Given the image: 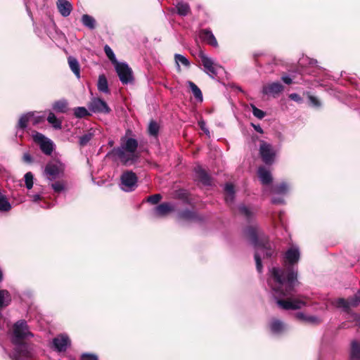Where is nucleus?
I'll use <instances>...</instances> for the list:
<instances>
[{"mask_svg": "<svg viewBox=\"0 0 360 360\" xmlns=\"http://www.w3.org/2000/svg\"><path fill=\"white\" fill-rule=\"evenodd\" d=\"M300 258V248L293 245L284 254L283 266H273L269 269L267 284L280 309L296 310L307 304L304 297L295 296V287L298 283L297 270L295 265Z\"/></svg>", "mask_w": 360, "mask_h": 360, "instance_id": "nucleus-1", "label": "nucleus"}, {"mask_svg": "<svg viewBox=\"0 0 360 360\" xmlns=\"http://www.w3.org/2000/svg\"><path fill=\"white\" fill-rule=\"evenodd\" d=\"M245 234L255 248L256 268L257 271L261 273L263 269L262 258H270L275 255V246L260 233L256 226L248 227L245 231Z\"/></svg>", "mask_w": 360, "mask_h": 360, "instance_id": "nucleus-2", "label": "nucleus"}, {"mask_svg": "<svg viewBox=\"0 0 360 360\" xmlns=\"http://www.w3.org/2000/svg\"><path fill=\"white\" fill-rule=\"evenodd\" d=\"M139 143L136 139L133 138L122 137L120 146L114 148L111 154L116 157L122 164L128 165L134 163L137 159L136 150Z\"/></svg>", "mask_w": 360, "mask_h": 360, "instance_id": "nucleus-3", "label": "nucleus"}, {"mask_svg": "<svg viewBox=\"0 0 360 360\" xmlns=\"http://www.w3.org/2000/svg\"><path fill=\"white\" fill-rule=\"evenodd\" d=\"M34 334L30 331V327L25 320L16 321L12 326L11 339L13 344L23 342V340L32 338Z\"/></svg>", "mask_w": 360, "mask_h": 360, "instance_id": "nucleus-4", "label": "nucleus"}, {"mask_svg": "<svg viewBox=\"0 0 360 360\" xmlns=\"http://www.w3.org/2000/svg\"><path fill=\"white\" fill-rule=\"evenodd\" d=\"M65 169V165L61 162L57 160L50 161L46 165L43 171V175L49 181H53L63 176Z\"/></svg>", "mask_w": 360, "mask_h": 360, "instance_id": "nucleus-5", "label": "nucleus"}, {"mask_svg": "<svg viewBox=\"0 0 360 360\" xmlns=\"http://www.w3.org/2000/svg\"><path fill=\"white\" fill-rule=\"evenodd\" d=\"M291 189V186L286 181H281L274 184L271 188V193L274 195L271 202L274 204H285L283 196L288 194Z\"/></svg>", "mask_w": 360, "mask_h": 360, "instance_id": "nucleus-6", "label": "nucleus"}, {"mask_svg": "<svg viewBox=\"0 0 360 360\" xmlns=\"http://www.w3.org/2000/svg\"><path fill=\"white\" fill-rule=\"evenodd\" d=\"M259 154L262 161L266 165H271L275 161L276 151L271 143L262 141L259 146Z\"/></svg>", "mask_w": 360, "mask_h": 360, "instance_id": "nucleus-7", "label": "nucleus"}, {"mask_svg": "<svg viewBox=\"0 0 360 360\" xmlns=\"http://www.w3.org/2000/svg\"><path fill=\"white\" fill-rule=\"evenodd\" d=\"M32 139L39 144L41 150L47 155H50L53 150V142L38 131L32 132Z\"/></svg>", "mask_w": 360, "mask_h": 360, "instance_id": "nucleus-8", "label": "nucleus"}, {"mask_svg": "<svg viewBox=\"0 0 360 360\" xmlns=\"http://www.w3.org/2000/svg\"><path fill=\"white\" fill-rule=\"evenodd\" d=\"M114 66L120 80L123 84H127L133 81L132 70L127 63L116 62Z\"/></svg>", "mask_w": 360, "mask_h": 360, "instance_id": "nucleus-9", "label": "nucleus"}, {"mask_svg": "<svg viewBox=\"0 0 360 360\" xmlns=\"http://www.w3.org/2000/svg\"><path fill=\"white\" fill-rule=\"evenodd\" d=\"M198 56L204 67V71L212 78H214L218 74V68H220L214 63L212 58L207 56L203 51L199 52Z\"/></svg>", "mask_w": 360, "mask_h": 360, "instance_id": "nucleus-10", "label": "nucleus"}, {"mask_svg": "<svg viewBox=\"0 0 360 360\" xmlns=\"http://www.w3.org/2000/svg\"><path fill=\"white\" fill-rule=\"evenodd\" d=\"M15 351L13 354V360H30L33 357L32 348L26 343L20 342L14 344Z\"/></svg>", "mask_w": 360, "mask_h": 360, "instance_id": "nucleus-11", "label": "nucleus"}, {"mask_svg": "<svg viewBox=\"0 0 360 360\" xmlns=\"http://www.w3.org/2000/svg\"><path fill=\"white\" fill-rule=\"evenodd\" d=\"M137 176L135 173L131 171L124 172L121 176V189L130 192L134 191L137 186Z\"/></svg>", "mask_w": 360, "mask_h": 360, "instance_id": "nucleus-12", "label": "nucleus"}, {"mask_svg": "<svg viewBox=\"0 0 360 360\" xmlns=\"http://www.w3.org/2000/svg\"><path fill=\"white\" fill-rule=\"evenodd\" d=\"M360 304V290H359L352 297L346 300L344 298H338L335 302V305L338 308L342 309L345 312H349L350 307H354Z\"/></svg>", "mask_w": 360, "mask_h": 360, "instance_id": "nucleus-13", "label": "nucleus"}, {"mask_svg": "<svg viewBox=\"0 0 360 360\" xmlns=\"http://www.w3.org/2000/svg\"><path fill=\"white\" fill-rule=\"evenodd\" d=\"M88 108L94 113L108 114L110 112L107 103L100 98H92L88 104Z\"/></svg>", "mask_w": 360, "mask_h": 360, "instance_id": "nucleus-14", "label": "nucleus"}, {"mask_svg": "<svg viewBox=\"0 0 360 360\" xmlns=\"http://www.w3.org/2000/svg\"><path fill=\"white\" fill-rule=\"evenodd\" d=\"M71 341L65 334H60L52 340L51 347L58 352H63L70 346Z\"/></svg>", "mask_w": 360, "mask_h": 360, "instance_id": "nucleus-15", "label": "nucleus"}, {"mask_svg": "<svg viewBox=\"0 0 360 360\" xmlns=\"http://www.w3.org/2000/svg\"><path fill=\"white\" fill-rule=\"evenodd\" d=\"M284 89L283 86L278 82L265 84L262 87V93L264 95L276 97Z\"/></svg>", "mask_w": 360, "mask_h": 360, "instance_id": "nucleus-16", "label": "nucleus"}, {"mask_svg": "<svg viewBox=\"0 0 360 360\" xmlns=\"http://www.w3.org/2000/svg\"><path fill=\"white\" fill-rule=\"evenodd\" d=\"M269 327L271 332L276 335L283 334L287 329L286 324L281 320L273 318L270 320Z\"/></svg>", "mask_w": 360, "mask_h": 360, "instance_id": "nucleus-17", "label": "nucleus"}, {"mask_svg": "<svg viewBox=\"0 0 360 360\" xmlns=\"http://www.w3.org/2000/svg\"><path fill=\"white\" fill-rule=\"evenodd\" d=\"M174 205L172 202H163L156 206L153 210V214L156 217H162L174 211Z\"/></svg>", "mask_w": 360, "mask_h": 360, "instance_id": "nucleus-18", "label": "nucleus"}, {"mask_svg": "<svg viewBox=\"0 0 360 360\" xmlns=\"http://www.w3.org/2000/svg\"><path fill=\"white\" fill-rule=\"evenodd\" d=\"M199 37L200 39L213 47L218 46V42L212 32L210 29H203L200 31Z\"/></svg>", "mask_w": 360, "mask_h": 360, "instance_id": "nucleus-19", "label": "nucleus"}, {"mask_svg": "<svg viewBox=\"0 0 360 360\" xmlns=\"http://www.w3.org/2000/svg\"><path fill=\"white\" fill-rule=\"evenodd\" d=\"M195 178L205 186L211 184V179L208 174L200 167L197 166L194 169Z\"/></svg>", "mask_w": 360, "mask_h": 360, "instance_id": "nucleus-20", "label": "nucleus"}, {"mask_svg": "<svg viewBox=\"0 0 360 360\" xmlns=\"http://www.w3.org/2000/svg\"><path fill=\"white\" fill-rule=\"evenodd\" d=\"M57 8L63 17H68L72 10V4L67 0H58L56 1Z\"/></svg>", "mask_w": 360, "mask_h": 360, "instance_id": "nucleus-21", "label": "nucleus"}, {"mask_svg": "<svg viewBox=\"0 0 360 360\" xmlns=\"http://www.w3.org/2000/svg\"><path fill=\"white\" fill-rule=\"evenodd\" d=\"M258 177L264 185L269 184L272 181L271 172L264 167H260L257 171Z\"/></svg>", "mask_w": 360, "mask_h": 360, "instance_id": "nucleus-22", "label": "nucleus"}, {"mask_svg": "<svg viewBox=\"0 0 360 360\" xmlns=\"http://www.w3.org/2000/svg\"><path fill=\"white\" fill-rule=\"evenodd\" d=\"M350 360H360V341L354 340L351 342Z\"/></svg>", "mask_w": 360, "mask_h": 360, "instance_id": "nucleus-23", "label": "nucleus"}, {"mask_svg": "<svg viewBox=\"0 0 360 360\" xmlns=\"http://www.w3.org/2000/svg\"><path fill=\"white\" fill-rule=\"evenodd\" d=\"M68 62L72 72L74 73V75L76 76L77 79H79L81 77L80 65L79 63L78 60L73 56H69L68 58Z\"/></svg>", "mask_w": 360, "mask_h": 360, "instance_id": "nucleus-24", "label": "nucleus"}, {"mask_svg": "<svg viewBox=\"0 0 360 360\" xmlns=\"http://www.w3.org/2000/svg\"><path fill=\"white\" fill-rule=\"evenodd\" d=\"M179 217L188 221H200L201 220V217H200L196 212L190 210H184L179 213Z\"/></svg>", "mask_w": 360, "mask_h": 360, "instance_id": "nucleus-25", "label": "nucleus"}, {"mask_svg": "<svg viewBox=\"0 0 360 360\" xmlns=\"http://www.w3.org/2000/svg\"><path fill=\"white\" fill-rule=\"evenodd\" d=\"M295 317L303 322L312 324H317L321 322V320L319 317L316 316H308L303 312H297L295 314Z\"/></svg>", "mask_w": 360, "mask_h": 360, "instance_id": "nucleus-26", "label": "nucleus"}, {"mask_svg": "<svg viewBox=\"0 0 360 360\" xmlns=\"http://www.w3.org/2000/svg\"><path fill=\"white\" fill-rule=\"evenodd\" d=\"M176 13L180 16H186L191 12V8L188 3L179 1L175 6Z\"/></svg>", "mask_w": 360, "mask_h": 360, "instance_id": "nucleus-27", "label": "nucleus"}, {"mask_svg": "<svg viewBox=\"0 0 360 360\" xmlns=\"http://www.w3.org/2000/svg\"><path fill=\"white\" fill-rule=\"evenodd\" d=\"M225 191V201L227 204L233 202L235 198L234 186L232 184L228 183L224 186Z\"/></svg>", "mask_w": 360, "mask_h": 360, "instance_id": "nucleus-28", "label": "nucleus"}, {"mask_svg": "<svg viewBox=\"0 0 360 360\" xmlns=\"http://www.w3.org/2000/svg\"><path fill=\"white\" fill-rule=\"evenodd\" d=\"M98 90L105 94H109L108 80L104 75H100L97 83Z\"/></svg>", "mask_w": 360, "mask_h": 360, "instance_id": "nucleus-29", "label": "nucleus"}, {"mask_svg": "<svg viewBox=\"0 0 360 360\" xmlns=\"http://www.w3.org/2000/svg\"><path fill=\"white\" fill-rule=\"evenodd\" d=\"M81 21L83 25L89 30H94L96 26V22L94 17L88 15L84 14L82 16Z\"/></svg>", "mask_w": 360, "mask_h": 360, "instance_id": "nucleus-30", "label": "nucleus"}, {"mask_svg": "<svg viewBox=\"0 0 360 360\" xmlns=\"http://www.w3.org/2000/svg\"><path fill=\"white\" fill-rule=\"evenodd\" d=\"M50 186L56 193H60L66 190V181L64 180H59L56 181H51Z\"/></svg>", "mask_w": 360, "mask_h": 360, "instance_id": "nucleus-31", "label": "nucleus"}, {"mask_svg": "<svg viewBox=\"0 0 360 360\" xmlns=\"http://www.w3.org/2000/svg\"><path fill=\"white\" fill-rule=\"evenodd\" d=\"M53 109L57 112H65L68 109V102L65 99L56 101L53 104Z\"/></svg>", "mask_w": 360, "mask_h": 360, "instance_id": "nucleus-32", "label": "nucleus"}, {"mask_svg": "<svg viewBox=\"0 0 360 360\" xmlns=\"http://www.w3.org/2000/svg\"><path fill=\"white\" fill-rule=\"evenodd\" d=\"M47 121L56 129H60L62 128V121L58 120L52 112L49 113Z\"/></svg>", "mask_w": 360, "mask_h": 360, "instance_id": "nucleus-33", "label": "nucleus"}, {"mask_svg": "<svg viewBox=\"0 0 360 360\" xmlns=\"http://www.w3.org/2000/svg\"><path fill=\"white\" fill-rule=\"evenodd\" d=\"M187 84L196 100L202 102L203 98L201 90L193 82L188 81Z\"/></svg>", "mask_w": 360, "mask_h": 360, "instance_id": "nucleus-34", "label": "nucleus"}, {"mask_svg": "<svg viewBox=\"0 0 360 360\" xmlns=\"http://www.w3.org/2000/svg\"><path fill=\"white\" fill-rule=\"evenodd\" d=\"M33 112H27L26 114L22 115L19 119L18 127L19 129H25L27 126L28 122L33 117Z\"/></svg>", "mask_w": 360, "mask_h": 360, "instance_id": "nucleus-35", "label": "nucleus"}, {"mask_svg": "<svg viewBox=\"0 0 360 360\" xmlns=\"http://www.w3.org/2000/svg\"><path fill=\"white\" fill-rule=\"evenodd\" d=\"M11 300L10 293L6 290H0V308L7 306Z\"/></svg>", "mask_w": 360, "mask_h": 360, "instance_id": "nucleus-36", "label": "nucleus"}, {"mask_svg": "<svg viewBox=\"0 0 360 360\" xmlns=\"http://www.w3.org/2000/svg\"><path fill=\"white\" fill-rule=\"evenodd\" d=\"M11 209L10 202L6 199V196L0 193V211L8 212Z\"/></svg>", "mask_w": 360, "mask_h": 360, "instance_id": "nucleus-37", "label": "nucleus"}, {"mask_svg": "<svg viewBox=\"0 0 360 360\" xmlns=\"http://www.w3.org/2000/svg\"><path fill=\"white\" fill-rule=\"evenodd\" d=\"M160 127L155 121H150L148 125V134L154 137H157L159 132Z\"/></svg>", "mask_w": 360, "mask_h": 360, "instance_id": "nucleus-38", "label": "nucleus"}, {"mask_svg": "<svg viewBox=\"0 0 360 360\" xmlns=\"http://www.w3.org/2000/svg\"><path fill=\"white\" fill-rule=\"evenodd\" d=\"M174 59H175V62L176 63L178 69L180 68V65H179L180 63L186 67H189V65H190L189 60L183 55L176 53L174 55Z\"/></svg>", "mask_w": 360, "mask_h": 360, "instance_id": "nucleus-39", "label": "nucleus"}, {"mask_svg": "<svg viewBox=\"0 0 360 360\" xmlns=\"http://www.w3.org/2000/svg\"><path fill=\"white\" fill-rule=\"evenodd\" d=\"M94 136V133L89 131L79 137V143L81 146H85Z\"/></svg>", "mask_w": 360, "mask_h": 360, "instance_id": "nucleus-40", "label": "nucleus"}, {"mask_svg": "<svg viewBox=\"0 0 360 360\" xmlns=\"http://www.w3.org/2000/svg\"><path fill=\"white\" fill-rule=\"evenodd\" d=\"M104 51L107 57L109 58V60L112 62L113 65L116 64V62H118L116 59L113 51L108 45H105L104 46Z\"/></svg>", "mask_w": 360, "mask_h": 360, "instance_id": "nucleus-41", "label": "nucleus"}, {"mask_svg": "<svg viewBox=\"0 0 360 360\" xmlns=\"http://www.w3.org/2000/svg\"><path fill=\"white\" fill-rule=\"evenodd\" d=\"M74 115L76 117L82 118L84 117L86 115H89V113L88 110L84 107H77L74 108Z\"/></svg>", "mask_w": 360, "mask_h": 360, "instance_id": "nucleus-42", "label": "nucleus"}, {"mask_svg": "<svg viewBox=\"0 0 360 360\" xmlns=\"http://www.w3.org/2000/svg\"><path fill=\"white\" fill-rule=\"evenodd\" d=\"M25 186L28 190H30L33 187L34 184V176L32 172H27L25 176Z\"/></svg>", "mask_w": 360, "mask_h": 360, "instance_id": "nucleus-43", "label": "nucleus"}, {"mask_svg": "<svg viewBox=\"0 0 360 360\" xmlns=\"http://www.w3.org/2000/svg\"><path fill=\"white\" fill-rule=\"evenodd\" d=\"M238 210H239V212L242 214H243L245 217H247V219H250L251 218V217L252 215V211L250 210V208H248V207H246L244 205H240L238 207Z\"/></svg>", "mask_w": 360, "mask_h": 360, "instance_id": "nucleus-44", "label": "nucleus"}, {"mask_svg": "<svg viewBox=\"0 0 360 360\" xmlns=\"http://www.w3.org/2000/svg\"><path fill=\"white\" fill-rule=\"evenodd\" d=\"M162 199V195L159 193L150 195L147 198L146 201L152 205L158 204Z\"/></svg>", "mask_w": 360, "mask_h": 360, "instance_id": "nucleus-45", "label": "nucleus"}, {"mask_svg": "<svg viewBox=\"0 0 360 360\" xmlns=\"http://www.w3.org/2000/svg\"><path fill=\"white\" fill-rule=\"evenodd\" d=\"M80 360H98V359L94 354L83 353L80 356Z\"/></svg>", "mask_w": 360, "mask_h": 360, "instance_id": "nucleus-46", "label": "nucleus"}, {"mask_svg": "<svg viewBox=\"0 0 360 360\" xmlns=\"http://www.w3.org/2000/svg\"><path fill=\"white\" fill-rule=\"evenodd\" d=\"M309 102H310V104L313 106V107H315V108H319L321 106V102L318 99V98H316V96H309Z\"/></svg>", "mask_w": 360, "mask_h": 360, "instance_id": "nucleus-47", "label": "nucleus"}, {"mask_svg": "<svg viewBox=\"0 0 360 360\" xmlns=\"http://www.w3.org/2000/svg\"><path fill=\"white\" fill-rule=\"evenodd\" d=\"M252 113L256 117L259 119H262L265 115V113L262 110L258 109L255 106L252 107Z\"/></svg>", "mask_w": 360, "mask_h": 360, "instance_id": "nucleus-48", "label": "nucleus"}, {"mask_svg": "<svg viewBox=\"0 0 360 360\" xmlns=\"http://www.w3.org/2000/svg\"><path fill=\"white\" fill-rule=\"evenodd\" d=\"M198 125L200 127V129L207 135L210 136V131L206 127V123L203 120H200L198 121Z\"/></svg>", "mask_w": 360, "mask_h": 360, "instance_id": "nucleus-49", "label": "nucleus"}, {"mask_svg": "<svg viewBox=\"0 0 360 360\" xmlns=\"http://www.w3.org/2000/svg\"><path fill=\"white\" fill-rule=\"evenodd\" d=\"M22 160L25 163L31 164L33 162V158L29 153H25L22 155Z\"/></svg>", "mask_w": 360, "mask_h": 360, "instance_id": "nucleus-50", "label": "nucleus"}, {"mask_svg": "<svg viewBox=\"0 0 360 360\" xmlns=\"http://www.w3.org/2000/svg\"><path fill=\"white\" fill-rule=\"evenodd\" d=\"M289 98L294 101H296L297 103H301L302 99V98L300 96V95H298L297 94H295V93H293V94H291L289 95Z\"/></svg>", "mask_w": 360, "mask_h": 360, "instance_id": "nucleus-51", "label": "nucleus"}, {"mask_svg": "<svg viewBox=\"0 0 360 360\" xmlns=\"http://www.w3.org/2000/svg\"><path fill=\"white\" fill-rule=\"evenodd\" d=\"M281 79L286 84H290L292 82V79L288 75L282 76Z\"/></svg>", "mask_w": 360, "mask_h": 360, "instance_id": "nucleus-52", "label": "nucleus"}, {"mask_svg": "<svg viewBox=\"0 0 360 360\" xmlns=\"http://www.w3.org/2000/svg\"><path fill=\"white\" fill-rule=\"evenodd\" d=\"M32 201L34 202H37L41 200V195L39 194H34L31 195Z\"/></svg>", "mask_w": 360, "mask_h": 360, "instance_id": "nucleus-53", "label": "nucleus"}, {"mask_svg": "<svg viewBox=\"0 0 360 360\" xmlns=\"http://www.w3.org/2000/svg\"><path fill=\"white\" fill-rule=\"evenodd\" d=\"M252 127H254V129L259 133L260 134H262L263 133V130L262 129V127L259 126V125H255L254 124H252Z\"/></svg>", "mask_w": 360, "mask_h": 360, "instance_id": "nucleus-54", "label": "nucleus"}, {"mask_svg": "<svg viewBox=\"0 0 360 360\" xmlns=\"http://www.w3.org/2000/svg\"><path fill=\"white\" fill-rule=\"evenodd\" d=\"M354 319L356 320L357 322L360 323V315L357 314H354L353 315Z\"/></svg>", "mask_w": 360, "mask_h": 360, "instance_id": "nucleus-55", "label": "nucleus"}, {"mask_svg": "<svg viewBox=\"0 0 360 360\" xmlns=\"http://www.w3.org/2000/svg\"><path fill=\"white\" fill-rule=\"evenodd\" d=\"M262 55H263L262 52L258 51V52H255V53H253V57L255 58H257V57H259V56H261Z\"/></svg>", "mask_w": 360, "mask_h": 360, "instance_id": "nucleus-56", "label": "nucleus"}, {"mask_svg": "<svg viewBox=\"0 0 360 360\" xmlns=\"http://www.w3.org/2000/svg\"><path fill=\"white\" fill-rule=\"evenodd\" d=\"M278 139L281 141H283L284 138H283V136L281 133H279L278 134Z\"/></svg>", "mask_w": 360, "mask_h": 360, "instance_id": "nucleus-57", "label": "nucleus"}, {"mask_svg": "<svg viewBox=\"0 0 360 360\" xmlns=\"http://www.w3.org/2000/svg\"><path fill=\"white\" fill-rule=\"evenodd\" d=\"M3 281V272L1 269L0 268V282Z\"/></svg>", "mask_w": 360, "mask_h": 360, "instance_id": "nucleus-58", "label": "nucleus"}, {"mask_svg": "<svg viewBox=\"0 0 360 360\" xmlns=\"http://www.w3.org/2000/svg\"><path fill=\"white\" fill-rule=\"evenodd\" d=\"M39 122L38 119L35 120L34 124H37Z\"/></svg>", "mask_w": 360, "mask_h": 360, "instance_id": "nucleus-59", "label": "nucleus"}]
</instances>
